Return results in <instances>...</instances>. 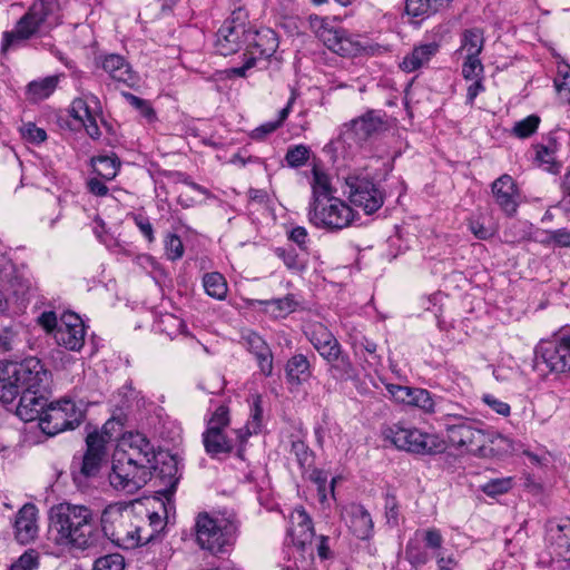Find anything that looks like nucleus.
Instances as JSON below:
<instances>
[{
  "label": "nucleus",
  "instance_id": "nucleus-7",
  "mask_svg": "<svg viewBox=\"0 0 570 570\" xmlns=\"http://www.w3.org/2000/svg\"><path fill=\"white\" fill-rule=\"evenodd\" d=\"M85 417V410L70 399L50 403L40 417V428L48 435H56L78 428Z\"/></svg>",
  "mask_w": 570,
  "mask_h": 570
},
{
  "label": "nucleus",
  "instance_id": "nucleus-5",
  "mask_svg": "<svg viewBox=\"0 0 570 570\" xmlns=\"http://www.w3.org/2000/svg\"><path fill=\"white\" fill-rule=\"evenodd\" d=\"M382 436L396 449L411 453L431 454L442 450L436 436L400 423L383 426Z\"/></svg>",
  "mask_w": 570,
  "mask_h": 570
},
{
  "label": "nucleus",
  "instance_id": "nucleus-11",
  "mask_svg": "<svg viewBox=\"0 0 570 570\" xmlns=\"http://www.w3.org/2000/svg\"><path fill=\"white\" fill-rule=\"evenodd\" d=\"M150 476L151 471L129 462L118 453L114 455L109 482L115 490L132 494L141 489L150 480Z\"/></svg>",
  "mask_w": 570,
  "mask_h": 570
},
{
  "label": "nucleus",
  "instance_id": "nucleus-22",
  "mask_svg": "<svg viewBox=\"0 0 570 570\" xmlns=\"http://www.w3.org/2000/svg\"><path fill=\"white\" fill-rule=\"evenodd\" d=\"M18 362L0 361V401L4 404L12 403L22 392Z\"/></svg>",
  "mask_w": 570,
  "mask_h": 570
},
{
  "label": "nucleus",
  "instance_id": "nucleus-56",
  "mask_svg": "<svg viewBox=\"0 0 570 570\" xmlns=\"http://www.w3.org/2000/svg\"><path fill=\"white\" fill-rule=\"evenodd\" d=\"M424 542L426 548L435 550V553L440 552L443 544V537L440 530L435 528L428 529L424 532Z\"/></svg>",
  "mask_w": 570,
  "mask_h": 570
},
{
  "label": "nucleus",
  "instance_id": "nucleus-28",
  "mask_svg": "<svg viewBox=\"0 0 570 570\" xmlns=\"http://www.w3.org/2000/svg\"><path fill=\"white\" fill-rule=\"evenodd\" d=\"M438 51L439 45L435 42L417 46L403 58L400 67L406 72H413L424 67Z\"/></svg>",
  "mask_w": 570,
  "mask_h": 570
},
{
  "label": "nucleus",
  "instance_id": "nucleus-26",
  "mask_svg": "<svg viewBox=\"0 0 570 570\" xmlns=\"http://www.w3.org/2000/svg\"><path fill=\"white\" fill-rule=\"evenodd\" d=\"M102 69L116 81L132 85L136 81V75L129 63L119 55H108L101 61Z\"/></svg>",
  "mask_w": 570,
  "mask_h": 570
},
{
  "label": "nucleus",
  "instance_id": "nucleus-43",
  "mask_svg": "<svg viewBox=\"0 0 570 570\" xmlns=\"http://www.w3.org/2000/svg\"><path fill=\"white\" fill-rule=\"evenodd\" d=\"M125 558L120 553H110L96 559L94 570H124Z\"/></svg>",
  "mask_w": 570,
  "mask_h": 570
},
{
  "label": "nucleus",
  "instance_id": "nucleus-23",
  "mask_svg": "<svg viewBox=\"0 0 570 570\" xmlns=\"http://www.w3.org/2000/svg\"><path fill=\"white\" fill-rule=\"evenodd\" d=\"M491 189L499 207L507 215H513L518 208V190L513 178L509 175H502L492 183Z\"/></svg>",
  "mask_w": 570,
  "mask_h": 570
},
{
  "label": "nucleus",
  "instance_id": "nucleus-2",
  "mask_svg": "<svg viewBox=\"0 0 570 570\" xmlns=\"http://www.w3.org/2000/svg\"><path fill=\"white\" fill-rule=\"evenodd\" d=\"M138 518L132 510L121 504H109L101 513L100 527L104 535L122 549H134L148 543L153 533L145 535L136 523Z\"/></svg>",
  "mask_w": 570,
  "mask_h": 570
},
{
  "label": "nucleus",
  "instance_id": "nucleus-54",
  "mask_svg": "<svg viewBox=\"0 0 570 570\" xmlns=\"http://www.w3.org/2000/svg\"><path fill=\"white\" fill-rule=\"evenodd\" d=\"M21 131L22 136L30 142L40 144L47 139L46 130L31 122L24 125Z\"/></svg>",
  "mask_w": 570,
  "mask_h": 570
},
{
  "label": "nucleus",
  "instance_id": "nucleus-18",
  "mask_svg": "<svg viewBox=\"0 0 570 570\" xmlns=\"http://www.w3.org/2000/svg\"><path fill=\"white\" fill-rule=\"evenodd\" d=\"M18 370L20 374V383L22 391H45L48 390L50 373L37 357H28L22 362H18Z\"/></svg>",
  "mask_w": 570,
  "mask_h": 570
},
{
  "label": "nucleus",
  "instance_id": "nucleus-63",
  "mask_svg": "<svg viewBox=\"0 0 570 570\" xmlns=\"http://www.w3.org/2000/svg\"><path fill=\"white\" fill-rule=\"evenodd\" d=\"M471 85L466 89V99L470 105L473 104L476 96L484 91L483 77L470 80Z\"/></svg>",
  "mask_w": 570,
  "mask_h": 570
},
{
  "label": "nucleus",
  "instance_id": "nucleus-36",
  "mask_svg": "<svg viewBox=\"0 0 570 570\" xmlns=\"http://www.w3.org/2000/svg\"><path fill=\"white\" fill-rule=\"evenodd\" d=\"M553 82L559 98L562 101L570 104V66L568 63H558L557 75Z\"/></svg>",
  "mask_w": 570,
  "mask_h": 570
},
{
  "label": "nucleus",
  "instance_id": "nucleus-25",
  "mask_svg": "<svg viewBox=\"0 0 570 570\" xmlns=\"http://www.w3.org/2000/svg\"><path fill=\"white\" fill-rule=\"evenodd\" d=\"M242 340L247 350L255 355L261 372L269 376L273 372V355L266 342L252 331L245 332Z\"/></svg>",
  "mask_w": 570,
  "mask_h": 570
},
{
  "label": "nucleus",
  "instance_id": "nucleus-8",
  "mask_svg": "<svg viewBox=\"0 0 570 570\" xmlns=\"http://www.w3.org/2000/svg\"><path fill=\"white\" fill-rule=\"evenodd\" d=\"M448 416L455 420L454 423L446 424V436L451 445L468 452L483 454L490 435L473 420L451 413Z\"/></svg>",
  "mask_w": 570,
  "mask_h": 570
},
{
  "label": "nucleus",
  "instance_id": "nucleus-1",
  "mask_svg": "<svg viewBox=\"0 0 570 570\" xmlns=\"http://www.w3.org/2000/svg\"><path fill=\"white\" fill-rule=\"evenodd\" d=\"M48 534L59 547L85 551L98 547L101 534L95 511L85 504L61 502L48 511Z\"/></svg>",
  "mask_w": 570,
  "mask_h": 570
},
{
  "label": "nucleus",
  "instance_id": "nucleus-48",
  "mask_svg": "<svg viewBox=\"0 0 570 570\" xmlns=\"http://www.w3.org/2000/svg\"><path fill=\"white\" fill-rule=\"evenodd\" d=\"M484 67L479 58H465L462 65V76L465 80L483 77Z\"/></svg>",
  "mask_w": 570,
  "mask_h": 570
},
{
  "label": "nucleus",
  "instance_id": "nucleus-53",
  "mask_svg": "<svg viewBox=\"0 0 570 570\" xmlns=\"http://www.w3.org/2000/svg\"><path fill=\"white\" fill-rule=\"evenodd\" d=\"M327 478H328L327 473L322 470H318V469L312 470L309 473V476H308V479L316 485L321 502H324L326 499Z\"/></svg>",
  "mask_w": 570,
  "mask_h": 570
},
{
  "label": "nucleus",
  "instance_id": "nucleus-52",
  "mask_svg": "<svg viewBox=\"0 0 570 570\" xmlns=\"http://www.w3.org/2000/svg\"><path fill=\"white\" fill-rule=\"evenodd\" d=\"M37 567L38 556L35 550H29L11 564L10 570H35Z\"/></svg>",
  "mask_w": 570,
  "mask_h": 570
},
{
  "label": "nucleus",
  "instance_id": "nucleus-59",
  "mask_svg": "<svg viewBox=\"0 0 570 570\" xmlns=\"http://www.w3.org/2000/svg\"><path fill=\"white\" fill-rule=\"evenodd\" d=\"M228 423H229V419H228L227 407L219 406L214 412V414L209 421L208 428H215V425H217L218 430H223L225 426L228 425Z\"/></svg>",
  "mask_w": 570,
  "mask_h": 570
},
{
  "label": "nucleus",
  "instance_id": "nucleus-55",
  "mask_svg": "<svg viewBox=\"0 0 570 570\" xmlns=\"http://www.w3.org/2000/svg\"><path fill=\"white\" fill-rule=\"evenodd\" d=\"M20 343L18 334L11 328H3L0 332V348L3 352L14 350Z\"/></svg>",
  "mask_w": 570,
  "mask_h": 570
},
{
  "label": "nucleus",
  "instance_id": "nucleus-57",
  "mask_svg": "<svg viewBox=\"0 0 570 570\" xmlns=\"http://www.w3.org/2000/svg\"><path fill=\"white\" fill-rule=\"evenodd\" d=\"M70 114L75 119L81 122L85 121L86 118H90L91 111L83 99L77 98L72 101Z\"/></svg>",
  "mask_w": 570,
  "mask_h": 570
},
{
  "label": "nucleus",
  "instance_id": "nucleus-20",
  "mask_svg": "<svg viewBox=\"0 0 570 570\" xmlns=\"http://www.w3.org/2000/svg\"><path fill=\"white\" fill-rule=\"evenodd\" d=\"M48 390L45 391H22L19 393V403L17 406V414L24 421H33L45 414V411L49 404H47Z\"/></svg>",
  "mask_w": 570,
  "mask_h": 570
},
{
  "label": "nucleus",
  "instance_id": "nucleus-47",
  "mask_svg": "<svg viewBox=\"0 0 570 570\" xmlns=\"http://www.w3.org/2000/svg\"><path fill=\"white\" fill-rule=\"evenodd\" d=\"M385 387L395 402L410 405L415 387L397 384H386Z\"/></svg>",
  "mask_w": 570,
  "mask_h": 570
},
{
  "label": "nucleus",
  "instance_id": "nucleus-37",
  "mask_svg": "<svg viewBox=\"0 0 570 570\" xmlns=\"http://www.w3.org/2000/svg\"><path fill=\"white\" fill-rule=\"evenodd\" d=\"M263 304L266 306V312L274 317H285L289 313L294 312L297 305L293 295H287L283 298L265 301Z\"/></svg>",
  "mask_w": 570,
  "mask_h": 570
},
{
  "label": "nucleus",
  "instance_id": "nucleus-58",
  "mask_svg": "<svg viewBox=\"0 0 570 570\" xmlns=\"http://www.w3.org/2000/svg\"><path fill=\"white\" fill-rule=\"evenodd\" d=\"M482 400L498 414L503 416H508L510 414V405L503 401L498 400L495 396L485 394L483 395Z\"/></svg>",
  "mask_w": 570,
  "mask_h": 570
},
{
  "label": "nucleus",
  "instance_id": "nucleus-31",
  "mask_svg": "<svg viewBox=\"0 0 570 570\" xmlns=\"http://www.w3.org/2000/svg\"><path fill=\"white\" fill-rule=\"evenodd\" d=\"M203 442L206 452L212 456L229 453L233 449L232 441L225 436L223 430H218L217 425L207 428L203 434Z\"/></svg>",
  "mask_w": 570,
  "mask_h": 570
},
{
  "label": "nucleus",
  "instance_id": "nucleus-35",
  "mask_svg": "<svg viewBox=\"0 0 570 570\" xmlns=\"http://www.w3.org/2000/svg\"><path fill=\"white\" fill-rule=\"evenodd\" d=\"M205 292L216 299H224L227 295V282L225 277L217 272L207 273L203 277Z\"/></svg>",
  "mask_w": 570,
  "mask_h": 570
},
{
  "label": "nucleus",
  "instance_id": "nucleus-45",
  "mask_svg": "<svg viewBox=\"0 0 570 570\" xmlns=\"http://www.w3.org/2000/svg\"><path fill=\"white\" fill-rule=\"evenodd\" d=\"M276 254L286 267L294 272H301L305 268V263L298 257L294 249L277 248Z\"/></svg>",
  "mask_w": 570,
  "mask_h": 570
},
{
  "label": "nucleus",
  "instance_id": "nucleus-34",
  "mask_svg": "<svg viewBox=\"0 0 570 570\" xmlns=\"http://www.w3.org/2000/svg\"><path fill=\"white\" fill-rule=\"evenodd\" d=\"M59 78L49 76L31 81L27 87V94L31 101H40L48 98L57 88Z\"/></svg>",
  "mask_w": 570,
  "mask_h": 570
},
{
  "label": "nucleus",
  "instance_id": "nucleus-14",
  "mask_svg": "<svg viewBox=\"0 0 570 570\" xmlns=\"http://www.w3.org/2000/svg\"><path fill=\"white\" fill-rule=\"evenodd\" d=\"M534 363L537 367L544 364L551 372L570 371V337L559 342H541L535 348Z\"/></svg>",
  "mask_w": 570,
  "mask_h": 570
},
{
  "label": "nucleus",
  "instance_id": "nucleus-24",
  "mask_svg": "<svg viewBox=\"0 0 570 570\" xmlns=\"http://www.w3.org/2000/svg\"><path fill=\"white\" fill-rule=\"evenodd\" d=\"M38 533L37 508L32 503H26L17 513L14 520L16 539L27 544L31 542Z\"/></svg>",
  "mask_w": 570,
  "mask_h": 570
},
{
  "label": "nucleus",
  "instance_id": "nucleus-50",
  "mask_svg": "<svg viewBox=\"0 0 570 570\" xmlns=\"http://www.w3.org/2000/svg\"><path fill=\"white\" fill-rule=\"evenodd\" d=\"M165 249L166 255L169 259L176 261L183 257L184 255V245L181 239L175 235L170 234L166 237L165 240Z\"/></svg>",
  "mask_w": 570,
  "mask_h": 570
},
{
  "label": "nucleus",
  "instance_id": "nucleus-10",
  "mask_svg": "<svg viewBox=\"0 0 570 570\" xmlns=\"http://www.w3.org/2000/svg\"><path fill=\"white\" fill-rule=\"evenodd\" d=\"M308 22L316 37L333 52L345 57L360 51V42L346 30L331 26L326 18L309 16Z\"/></svg>",
  "mask_w": 570,
  "mask_h": 570
},
{
  "label": "nucleus",
  "instance_id": "nucleus-16",
  "mask_svg": "<svg viewBox=\"0 0 570 570\" xmlns=\"http://www.w3.org/2000/svg\"><path fill=\"white\" fill-rule=\"evenodd\" d=\"M85 324L75 313H63L55 332L56 342L70 351H79L85 344Z\"/></svg>",
  "mask_w": 570,
  "mask_h": 570
},
{
  "label": "nucleus",
  "instance_id": "nucleus-61",
  "mask_svg": "<svg viewBox=\"0 0 570 570\" xmlns=\"http://www.w3.org/2000/svg\"><path fill=\"white\" fill-rule=\"evenodd\" d=\"M288 238L292 242H294L295 244H297V246L301 249H306V244H307V240H308V234H307V230H306L305 227H302V226L294 227L291 230Z\"/></svg>",
  "mask_w": 570,
  "mask_h": 570
},
{
  "label": "nucleus",
  "instance_id": "nucleus-29",
  "mask_svg": "<svg viewBox=\"0 0 570 570\" xmlns=\"http://www.w3.org/2000/svg\"><path fill=\"white\" fill-rule=\"evenodd\" d=\"M286 379L291 384L301 385L312 375L311 363L303 354L292 356L285 366Z\"/></svg>",
  "mask_w": 570,
  "mask_h": 570
},
{
  "label": "nucleus",
  "instance_id": "nucleus-49",
  "mask_svg": "<svg viewBox=\"0 0 570 570\" xmlns=\"http://www.w3.org/2000/svg\"><path fill=\"white\" fill-rule=\"evenodd\" d=\"M512 488V479H493L485 483L482 488L483 492L490 497H495L508 492Z\"/></svg>",
  "mask_w": 570,
  "mask_h": 570
},
{
  "label": "nucleus",
  "instance_id": "nucleus-40",
  "mask_svg": "<svg viewBox=\"0 0 570 570\" xmlns=\"http://www.w3.org/2000/svg\"><path fill=\"white\" fill-rule=\"evenodd\" d=\"M306 334L315 350L336 338L332 332L321 323L311 325Z\"/></svg>",
  "mask_w": 570,
  "mask_h": 570
},
{
  "label": "nucleus",
  "instance_id": "nucleus-60",
  "mask_svg": "<svg viewBox=\"0 0 570 570\" xmlns=\"http://www.w3.org/2000/svg\"><path fill=\"white\" fill-rule=\"evenodd\" d=\"M39 324L49 333L56 332L59 326V322L57 320V315L55 312H43L39 316Z\"/></svg>",
  "mask_w": 570,
  "mask_h": 570
},
{
  "label": "nucleus",
  "instance_id": "nucleus-13",
  "mask_svg": "<svg viewBox=\"0 0 570 570\" xmlns=\"http://www.w3.org/2000/svg\"><path fill=\"white\" fill-rule=\"evenodd\" d=\"M247 32L246 14L238 9L218 29L215 41L216 51L224 57L237 52L246 43Z\"/></svg>",
  "mask_w": 570,
  "mask_h": 570
},
{
  "label": "nucleus",
  "instance_id": "nucleus-46",
  "mask_svg": "<svg viewBox=\"0 0 570 570\" xmlns=\"http://www.w3.org/2000/svg\"><path fill=\"white\" fill-rule=\"evenodd\" d=\"M410 405L416 406L426 413L434 412V402L429 391L415 387Z\"/></svg>",
  "mask_w": 570,
  "mask_h": 570
},
{
  "label": "nucleus",
  "instance_id": "nucleus-42",
  "mask_svg": "<svg viewBox=\"0 0 570 570\" xmlns=\"http://www.w3.org/2000/svg\"><path fill=\"white\" fill-rule=\"evenodd\" d=\"M309 148L305 145L289 147L285 155V160L289 167L297 168L303 166L309 158Z\"/></svg>",
  "mask_w": 570,
  "mask_h": 570
},
{
  "label": "nucleus",
  "instance_id": "nucleus-6",
  "mask_svg": "<svg viewBox=\"0 0 570 570\" xmlns=\"http://www.w3.org/2000/svg\"><path fill=\"white\" fill-rule=\"evenodd\" d=\"M308 219L316 227L338 230L351 225L354 213L345 202L335 196L316 198L309 204Z\"/></svg>",
  "mask_w": 570,
  "mask_h": 570
},
{
  "label": "nucleus",
  "instance_id": "nucleus-41",
  "mask_svg": "<svg viewBox=\"0 0 570 570\" xmlns=\"http://www.w3.org/2000/svg\"><path fill=\"white\" fill-rule=\"evenodd\" d=\"M405 10L412 17L424 18L436 12L439 8L433 4L432 0H406Z\"/></svg>",
  "mask_w": 570,
  "mask_h": 570
},
{
  "label": "nucleus",
  "instance_id": "nucleus-17",
  "mask_svg": "<svg viewBox=\"0 0 570 570\" xmlns=\"http://www.w3.org/2000/svg\"><path fill=\"white\" fill-rule=\"evenodd\" d=\"M278 48V38L275 31L269 28L252 30L248 28L246 36V51L252 60L268 59Z\"/></svg>",
  "mask_w": 570,
  "mask_h": 570
},
{
  "label": "nucleus",
  "instance_id": "nucleus-38",
  "mask_svg": "<svg viewBox=\"0 0 570 570\" xmlns=\"http://www.w3.org/2000/svg\"><path fill=\"white\" fill-rule=\"evenodd\" d=\"M313 198L312 200H316V198H332V187L330 183L328 176L320 170L318 168H313Z\"/></svg>",
  "mask_w": 570,
  "mask_h": 570
},
{
  "label": "nucleus",
  "instance_id": "nucleus-19",
  "mask_svg": "<svg viewBox=\"0 0 570 570\" xmlns=\"http://www.w3.org/2000/svg\"><path fill=\"white\" fill-rule=\"evenodd\" d=\"M291 528L288 529V535L292 543L302 551H305L307 547H311L314 539L315 532L311 517L307 514L303 507H297L291 513L289 517Z\"/></svg>",
  "mask_w": 570,
  "mask_h": 570
},
{
  "label": "nucleus",
  "instance_id": "nucleus-51",
  "mask_svg": "<svg viewBox=\"0 0 570 570\" xmlns=\"http://www.w3.org/2000/svg\"><path fill=\"white\" fill-rule=\"evenodd\" d=\"M125 97H126L127 101H128L132 107H135L136 109H138V110L140 111V114H141V115L147 119V120L153 121V120H155V119H156V112H155V110L150 107V105H149L146 100H144V99H141V98H139V97H137V96H135V95H132V94H126V95H125Z\"/></svg>",
  "mask_w": 570,
  "mask_h": 570
},
{
  "label": "nucleus",
  "instance_id": "nucleus-39",
  "mask_svg": "<svg viewBox=\"0 0 570 570\" xmlns=\"http://www.w3.org/2000/svg\"><path fill=\"white\" fill-rule=\"evenodd\" d=\"M92 166L95 171L102 178L110 180L116 177L119 163L117 158L109 156H99L92 159Z\"/></svg>",
  "mask_w": 570,
  "mask_h": 570
},
{
  "label": "nucleus",
  "instance_id": "nucleus-12",
  "mask_svg": "<svg viewBox=\"0 0 570 570\" xmlns=\"http://www.w3.org/2000/svg\"><path fill=\"white\" fill-rule=\"evenodd\" d=\"M346 190L350 202L371 215L380 209L384 203L383 193L367 177L348 175L345 178Z\"/></svg>",
  "mask_w": 570,
  "mask_h": 570
},
{
  "label": "nucleus",
  "instance_id": "nucleus-3",
  "mask_svg": "<svg viewBox=\"0 0 570 570\" xmlns=\"http://www.w3.org/2000/svg\"><path fill=\"white\" fill-rule=\"evenodd\" d=\"M58 4L49 0H36L28 11L17 21L12 31L3 33L1 50L7 51L10 47L35 36L48 33L53 27L60 23Z\"/></svg>",
  "mask_w": 570,
  "mask_h": 570
},
{
  "label": "nucleus",
  "instance_id": "nucleus-44",
  "mask_svg": "<svg viewBox=\"0 0 570 570\" xmlns=\"http://www.w3.org/2000/svg\"><path fill=\"white\" fill-rule=\"evenodd\" d=\"M540 124V118L537 115H530L521 121L515 122L513 132L519 138H528L535 132Z\"/></svg>",
  "mask_w": 570,
  "mask_h": 570
},
{
  "label": "nucleus",
  "instance_id": "nucleus-30",
  "mask_svg": "<svg viewBox=\"0 0 570 570\" xmlns=\"http://www.w3.org/2000/svg\"><path fill=\"white\" fill-rule=\"evenodd\" d=\"M459 53H464L465 58H479L484 47V33L480 28H470L463 30L460 38Z\"/></svg>",
  "mask_w": 570,
  "mask_h": 570
},
{
  "label": "nucleus",
  "instance_id": "nucleus-64",
  "mask_svg": "<svg viewBox=\"0 0 570 570\" xmlns=\"http://www.w3.org/2000/svg\"><path fill=\"white\" fill-rule=\"evenodd\" d=\"M135 223H136L137 227L139 228V230L141 232V234L148 239V242H153L154 240V229H153V226H151L150 222L148 220V218L142 217V216H136Z\"/></svg>",
  "mask_w": 570,
  "mask_h": 570
},
{
  "label": "nucleus",
  "instance_id": "nucleus-27",
  "mask_svg": "<svg viewBox=\"0 0 570 570\" xmlns=\"http://www.w3.org/2000/svg\"><path fill=\"white\" fill-rule=\"evenodd\" d=\"M350 529L361 540H367L373 533V521L371 514L360 504L351 505L348 510Z\"/></svg>",
  "mask_w": 570,
  "mask_h": 570
},
{
  "label": "nucleus",
  "instance_id": "nucleus-21",
  "mask_svg": "<svg viewBox=\"0 0 570 570\" xmlns=\"http://www.w3.org/2000/svg\"><path fill=\"white\" fill-rule=\"evenodd\" d=\"M151 469L166 487V489L161 491L165 497L171 495L175 492L179 480V476L177 475L178 466L175 456L167 452H158L153 462Z\"/></svg>",
  "mask_w": 570,
  "mask_h": 570
},
{
  "label": "nucleus",
  "instance_id": "nucleus-15",
  "mask_svg": "<svg viewBox=\"0 0 570 570\" xmlns=\"http://www.w3.org/2000/svg\"><path fill=\"white\" fill-rule=\"evenodd\" d=\"M116 453L147 471L151 470L157 455L154 445L140 433L124 439Z\"/></svg>",
  "mask_w": 570,
  "mask_h": 570
},
{
  "label": "nucleus",
  "instance_id": "nucleus-62",
  "mask_svg": "<svg viewBox=\"0 0 570 570\" xmlns=\"http://www.w3.org/2000/svg\"><path fill=\"white\" fill-rule=\"evenodd\" d=\"M549 239L561 247H570V230L566 228L553 230Z\"/></svg>",
  "mask_w": 570,
  "mask_h": 570
},
{
  "label": "nucleus",
  "instance_id": "nucleus-33",
  "mask_svg": "<svg viewBox=\"0 0 570 570\" xmlns=\"http://www.w3.org/2000/svg\"><path fill=\"white\" fill-rule=\"evenodd\" d=\"M330 376L337 383L352 381L355 384L358 382V372L356 366L346 354L336 364L327 368Z\"/></svg>",
  "mask_w": 570,
  "mask_h": 570
},
{
  "label": "nucleus",
  "instance_id": "nucleus-9",
  "mask_svg": "<svg viewBox=\"0 0 570 570\" xmlns=\"http://www.w3.org/2000/svg\"><path fill=\"white\" fill-rule=\"evenodd\" d=\"M107 438L98 432L87 435L86 451L79 463V469L72 471V479L77 487L86 485L87 480L96 478L107 463Z\"/></svg>",
  "mask_w": 570,
  "mask_h": 570
},
{
  "label": "nucleus",
  "instance_id": "nucleus-32",
  "mask_svg": "<svg viewBox=\"0 0 570 570\" xmlns=\"http://www.w3.org/2000/svg\"><path fill=\"white\" fill-rule=\"evenodd\" d=\"M347 126L355 134L358 140H365L382 127V120L374 112L370 111L358 119L352 120Z\"/></svg>",
  "mask_w": 570,
  "mask_h": 570
},
{
  "label": "nucleus",
  "instance_id": "nucleus-4",
  "mask_svg": "<svg viewBox=\"0 0 570 570\" xmlns=\"http://www.w3.org/2000/svg\"><path fill=\"white\" fill-rule=\"evenodd\" d=\"M196 541L199 547L217 556L227 552L235 543L237 525L225 518L199 513L196 523Z\"/></svg>",
  "mask_w": 570,
  "mask_h": 570
}]
</instances>
